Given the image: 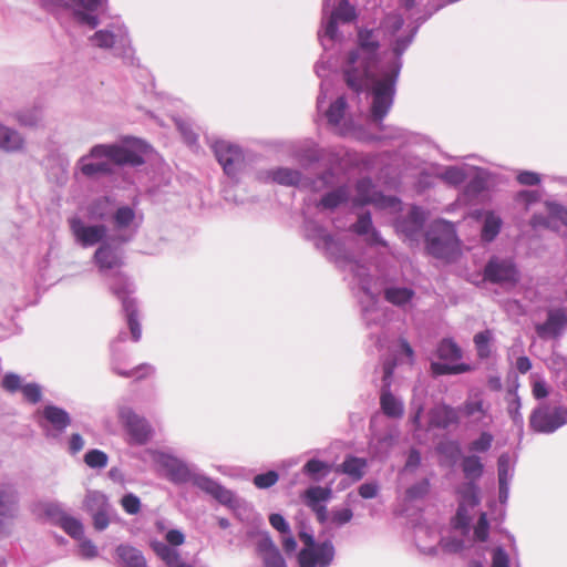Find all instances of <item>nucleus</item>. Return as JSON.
<instances>
[{
    "mask_svg": "<svg viewBox=\"0 0 567 567\" xmlns=\"http://www.w3.org/2000/svg\"><path fill=\"white\" fill-rule=\"evenodd\" d=\"M315 71H316L317 75L322 79L321 85H320V93L317 99V107H318V110H321V107L327 99V95L331 89V82L329 80L324 79L327 75L326 74L327 68L323 62L317 63L315 66Z\"/></svg>",
    "mask_w": 567,
    "mask_h": 567,
    "instance_id": "49530a36",
    "label": "nucleus"
},
{
    "mask_svg": "<svg viewBox=\"0 0 567 567\" xmlns=\"http://www.w3.org/2000/svg\"><path fill=\"white\" fill-rule=\"evenodd\" d=\"M427 492H429V482L426 480H424V481L411 486L406 491V497L409 499L421 498L424 495H426Z\"/></svg>",
    "mask_w": 567,
    "mask_h": 567,
    "instance_id": "e2e57ef3",
    "label": "nucleus"
},
{
    "mask_svg": "<svg viewBox=\"0 0 567 567\" xmlns=\"http://www.w3.org/2000/svg\"><path fill=\"white\" fill-rule=\"evenodd\" d=\"M111 240L103 241L94 254V260L99 270L104 276L109 271L116 270L123 266V251L118 247H113Z\"/></svg>",
    "mask_w": 567,
    "mask_h": 567,
    "instance_id": "a878e982",
    "label": "nucleus"
},
{
    "mask_svg": "<svg viewBox=\"0 0 567 567\" xmlns=\"http://www.w3.org/2000/svg\"><path fill=\"white\" fill-rule=\"evenodd\" d=\"M84 506L91 514L102 511H111V505L107 501V497L97 491L87 492Z\"/></svg>",
    "mask_w": 567,
    "mask_h": 567,
    "instance_id": "79ce46f5",
    "label": "nucleus"
},
{
    "mask_svg": "<svg viewBox=\"0 0 567 567\" xmlns=\"http://www.w3.org/2000/svg\"><path fill=\"white\" fill-rule=\"evenodd\" d=\"M113 369L118 375H122V377L136 375L137 379L150 375L154 372V368L150 364H142L132 371H123V370L117 369L116 367H114Z\"/></svg>",
    "mask_w": 567,
    "mask_h": 567,
    "instance_id": "052dcab7",
    "label": "nucleus"
},
{
    "mask_svg": "<svg viewBox=\"0 0 567 567\" xmlns=\"http://www.w3.org/2000/svg\"><path fill=\"white\" fill-rule=\"evenodd\" d=\"M305 235L313 241L315 246L333 260L338 267L352 275L355 284L362 292L360 303L362 317L368 327L382 326L385 322L386 310L379 305L378 296L382 290V281L370 275L365 265L350 258L346 244L330 236L323 227L313 220H306Z\"/></svg>",
    "mask_w": 567,
    "mask_h": 567,
    "instance_id": "f03ea898",
    "label": "nucleus"
},
{
    "mask_svg": "<svg viewBox=\"0 0 567 567\" xmlns=\"http://www.w3.org/2000/svg\"><path fill=\"white\" fill-rule=\"evenodd\" d=\"M350 189L348 186H340L327 193L319 202L318 206L326 209H334L349 199Z\"/></svg>",
    "mask_w": 567,
    "mask_h": 567,
    "instance_id": "ea45409f",
    "label": "nucleus"
},
{
    "mask_svg": "<svg viewBox=\"0 0 567 567\" xmlns=\"http://www.w3.org/2000/svg\"><path fill=\"white\" fill-rule=\"evenodd\" d=\"M497 467L498 484H509L514 473V464L508 453H503L499 455Z\"/></svg>",
    "mask_w": 567,
    "mask_h": 567,
    "instance_id": "a18cd8bd",
    "label": "nucleus"
},
{
    "mask_svg": "<svg viewBox=\"0 0 567 567\" xmlns=\"http://www.w3.org/2000/svg\"><path fill=\"white\" fill-rule=\"evenodd\" d=\"M353 517V513L350 508L333 509L330 514V520L337 526H342L349 523Z\"/></svg>",
    "mask_w": 567,
    "mask_h": 567,
    "instance_id": "bf43d9fd",
    "label": "nucleus"
},
{
    "mask_svg": "<svg viewBox=\"0 0 567 567\" xmlns=\"http://www.w3.org/2000/svg\"><path fill=\"white\" fill-rule=\"evenodd\" d=\"M347 102L343 96L338 97L327 110L326 116L332 130L342 136H352L358 140H368L359 127L346 120Z\"/></svg>",
    "mask_w": 567,
    "mask_h": 567,
    "instance_id": "dca6fc26",
    "label": "nucleus"
},
{
    "mask_svg": "<svg viewBox=\"0 0 567 567\" xmlns=\"http://www.w3.org/2000/svg\"><path fill=\"white\" fill-rule=\"evenodd\" d=\"M493 441V434L487 431H483L477 439L470 443L468 450L475 453H485L492 447Z\"/></svg>",
    "mask_w": 567,
    "mask_h": 567,
    "instance_id": "09e8293b",
    "label": "nucleus"
},
{
    "mask_svg": "<svg viewBox=\"0 0 567 567\" xmlns=\"http://www.w3.org/2000/svg\"><path fill=\"white\" fill-rule=\"evenodd\" d=\"M340 467L342 473L351 476L354 481H359L364 474L367 461L364 458L349 456L343 461Z\"/></svg>",
    "mask_w": 567,
    "mask_h": 567,
    "instance_id": "37998d69",
    "label": "nucleus"
},
{
    "mask_svg": "<svg viewBox=\"0 0 567 567\" xmlns=\"http://www.w3.org/2000/svg\"><path fill=\"white\" fill-rule=\"evenodd\" d=\"M462 470L465 477L471 482L462 485L458 489L460 504L456 515L453 518V526L456 529H462L464 533H467L472 519V512L480 503L478 488L473 481L482 476L484 466L477 455H467L462 460Z\"/></svg>",
    "mask_w": 567,
    "mask_h": 567,
    "instance_id": "20e7f679",
    "label": "nucleus"
},
{
    "mask_svg": "<svg viewBox=\"0 0 567 567\" xmlns=\"http://www.w3.org/2000/svg\"><path fill=\"white\" fill-rule=\"evenodd\" d=\"M89 42L103 50H114L116 54L126 56L132 52L131 39L127 28L123 22L116 20L103 29L95 31Z\"/></svg>",
    "mask_w": 567,
    "mask_h": 567,
    "instance_id": "6e6552de",
    "label": "nucleus"
},
{
    "mask_svg": "<svg viewBox=\"0 0 567 567\" xmlns=\"http://www.w3.org/2000/svg\"><path fill=\"white\" fill-rule=\"evenodd\" d=\"M547 210L550 218L559 220L567 227V208L558 203H548Z\"/></svg>",
    "mask_w": 567,
    "mask_h": 567,
    "instance_id": "13d9d810",
    "label": "nucleus"
},
{
    "mask_svg": "<svg viewBox=\"0 0 567 567\" xmlns=\"http://www.w3.org/2000/svg\"><path fill=\"white\" fill-rule=\"evenodd\" d=\"M59 524L68 535L75 539H82L84 536L83 525L75 517L61 513L59 516Z\"/></svg>",
    "mask_w": 567,
    "mask_h": 567,
    "instance_id": "c03bdc74",
    "label": "nucleus"
},
{
    "mask_svg": "<svg viewBox=\"0 0 567 567\" xmlns=\"http://www.w3.org/2000/svg\"><path fill=\"white\" fill-rule=\"evenodd\" d=\"M492 567H509V557L502 547L493 550Z\"/></svg>",
    "mask_w": 567,
    "mask_h": 567,
    "instance_id": "338daca9",
    "label": "nucleus"
},
{
    "mask_svg": "<svg viewBox=\"0 0 567 567\" xmlns=\"http://www.w3.org/2000/svg\"><path fill=\"white\" fill-rule=\"evenodd\" d=\"M492 340V332L489 330H485L478 332L474 337V343L477 350V354L482 359H486L491 354L489 342Z\"/></svg>",
    "mask_w": 567,
    "mask_h": 567,
    "instance_id": "de8ad7c7",
    "label": "nucleus"
},
{
    "mask_svg": "<svg viewBox=\"0 0 567 567\" xmlns=\"http://www.w3.org/2000/svg\"><path fill=\"white\" fill-rule=\"evenodd\" d=\"M269 523L272 526V528L278 530L281 535L289 534V532H290L289 523L280 514H277V513L271 514L269 516Z\"/></svg>",
    "mask_w": 567,
    "mask_h": 567,
    "instance_id": "680f3d73",
    "label": "nucleus"
},
{
    "mask_svg": "<svg viewBox=\"0 0 567 567\" xmlns=\"http://www.w3.org/2000/svg\"><path fill=\"white\" fill-rule=\"evenodd\" d=\"M503 220L493 210H486L483 213V226L481 236L484 241H493L501 231Z\"/></svg>",
    "mask_w": 567,
    "mask_h": 567,
    "instance_id": "f704fd0d",
    "label": "nucleus"
},
{
    "mask_svg": "<svg viewBox=\"0 0 567 567\" xmlns=\"http://www.w3.org/2000/svg\"><path fill=\"white\" fill-rule=\"evenodd\" d=\"M145 460H151L166 471L167 477L176 484L186 483L190 480L188 465L176 456L156 450L145 451Z\"/></svg>",
    "mask_w": 567,
    "mask_h": 567,
    "instance_id": "4468645a",
    "label": "nucleus"
},
{
    "mask_svg": "<svg viewBox=\"0 0 567 567\" xmlns=\"http://www.w3.org/2000/svg\"><path fill=\"white\" fill-rule=\"evenodd\" d=\"M111 511L93 513V525L96 530H104L110 524Z\"/></svg>",
    "mask_w": 567,
    "mask_h": 567,
    "instance_id": "774afa93",
    "label": "nucleus"
},
{
    "mask_svg": "<svg viewBox=\"0 0 567 567\" xmlns=\"http://www.w3.org/2000/svg\"><path fill=\"white\" fill-rule=\"evenodd\" d=\"M109 457L101 450H90L85 456L84 462L91 468H104L107 465Z\"/></svg>",
    "mask_w": 567,
    "mask_h": 567,
    "instance_id": "8fccbe9b",
    "label": "nucleus"
},
{
    "mask_svg": "<svg viewBox=\"0 0 567 567\" xmlns=\"http://www.w3.org/2000/svg\"><path fill=\"white\" fill-rule=\"evenodd\" d=\"M24 146V140L21 134L0 123V150L12 153L19 152Z\"/></svg>",
    "mask_w": 567,
    "mask_h": 567,
    "instance_id": "2f4dec72",
    "label": "nucleus"
},
{
    "mask_svg": "<svg viewBox=\"0 0 567 567\" xmlns=\"http://www.w3.org/2000/svg\"><path fill=\"white\" fill-rule=\"evenodd\" d=\"M24 399L30 403H38L42 398V389L38 383H28L21 388Z\"/></svg>",
    "mask_w": 567,
    "mask_h": 567,
    "instance_id": "5fc2aeb1",
    "label": "nucleus"
},
{
    "mask_svg": "<svg viewBox=\"0 0 567 567\" xmlns=\"http://www.w3.org/2000/svg\"><path fill=\"white\" fill-rule=\"evenodd\" d=\"M80 542V555L83 558H94L97 556V548L96 546L90 540L82 537V539H78Z\"/></svg>",
    "mask_w": 567,
    "mask_h": 567,
    "instance_id": "0e129e2a",
    "label": "nucleus"
},
{
    "mask_svg": "<svg viewBox=\"0 0 567 567\" xmlns=\"http://www.w3.org/2000/svg\"><path fill=\"white\" fill-rule=\"evenodd\" d=\"M425 221V213L422 208L413 206L405 219L398 221L396 228L399 231L405 234L408 237L413 238L423 227Z\"/></svg>",
    "mask_w": 567,
    "mask_h": 567,
    "instance_id": "c756f323",
    "label": "nucleus"
},
{
    "mask_svg": "<svg viewBox=\"0 0 567 567\" xmlns=\"http://www.w3.org/2000/svg\"><path fill=\"white\" fill-rule=\"evenodd\" d=\"M213 150L225 174L231 178H237L245 167L241 148L230 142L219 140L213 144Z\"/></svg>",
    "mask_w": 567,
    "mask_h": 567,
    "instance_id": "2eb2a0df",
    "label": "nucleus"
},
{
    "mask_svg": "<svg viewBox=\"0 0 567 567\" xmlns=\"http://www.w3.org/2000/svg\"><path fill=\"white\" fill-rule=\"evenodd\" d=\"M2 386L9 392H16L17 390H21L23 385L21 384L20 375L8 373L2 380Z\"/></svg>",
    "mask_w": 567,
    "mask_h": 567,
    "instance_id": "69168bd1",
    "label": "nucleus"
},
{
    "mask_svg": "<svg viewBox=\"0 0 567 567\" xmlns=\"http://www.w3.org/2000/svg\"><path fill=\"white\" fill-rule=\"evenodd\" d=\"M278 474L275 471H269L264 474H258L254 478V484L258 488H268L275 485L278 482Z\"/></svg>",
    "mask_w": 567,
    "mask_h": 567,
    "instance_id": "4d7b16f0",
    "label": "nucleus"
},
{
    "mask_svg": "<svg viewBox=\"0 0 567 567\" xmlns=\"http://www.w3.org/2000/svg\"><path fill=\"white\" fill-rule=\"evenodd\" d=\"M473 166L464 164L461 166H447L439 173V177L451 186H458L472 176Z\"/></svg>",
    "mask_w": 567,
    "mask_h": 567,
    "instance_id": "72a5a7b5",
    "label": "nucleus"
},
{
    "mask_svg": "<svg viewBox=\"0 0 567 567\" xmlns=\"http://www.w3.org/2000/svg\"><path fill=\"white\" fill-rule=\"evenodd\" d=\"M121 505L123 509L130 515H135L141 509L140 498L132 493H128L122 497Z\"/></svg>",
    "mask_w": 567,
    "mask_h": 567,
    "instance_id": "6e6d98bb",
    "label": "nucleus"
},
{
    "mask_svg": "<svg viewBox=\"0 0 567 567\" xmlns=\"http://www.w3.org/2000/svg\"><path fill=\"white\" fill-rule=\"evenodd\" d=\"M384 299L396 307H405L410 305L415 296L411 287L391 285L383 289Z\"/></svg>",
    "mask_w": 567,
    "mask_h": 567,
    "instance_id": "7c9ffc66",
    "label": "nucleus"
},
{
    "mask_svg": "<svg viewBox=\"0 0 567 567\" xmlns=\"http://www.w3.org/2000/svg\"><path fill=\"white\" fill-rule=\"evenodd\" d=\"M530 427L538 433H554L567 424L566 406H549L542 404L536 408L529 419Z\"/></svg>",
    "mask_w": 567,
    "mask_h": 567,
    "instance_id": "f8f14e48",
    "label": "nucleus"
},
{
    "mask_svg": "<svg viewBox=\"0 0 567 567\" xmlns=\"http://www.w3.org/2000/svg\"><path fill=\"white\" fill-rule=\"evenodd\" d=\"M426 249L436 258L453 259L460 249L454 225L446 220H437L426 234Z\"/></svg>",
    "mask_w": 567,
    "mask_h": 567,
    "instance_id": "0eeeda50",
    "label": "nucleus"
},
{
    "mask_svg": "<svg viewBox=\"0 0 567 567\" xmlns=\"http://www.w3.org/2000/svg\"><path fill=\"white\" fill-rule=\"evenodd\" d=\"M329 465L322 461L312 458L303 466V472L312 477L319 474L326 475L329 472Z\"/></svg>",
    "mask_w": 567,
    "mask_h": 567,
    "instance_id": "3c124183",
    "label": "nucleus"
},
{
    "mask_svg": "<svg viewBox=\"0 0 567 567\" xmlns=\"http://www.w3.org/2000/svg\"><path fill=\"white\" fill-rule=\"evenodd\" d=\"M110 289L113 295H115L121 300L123 311L126 315L132 339L137 342L141 339L142 329L137 320L135 300L130 297V295L134 291L132 282L122 272L117 271L113 281L110 284Z\"/></svg>",
    "mask_w": 567,
    "mask_h": 567,
    "instance_id": "9d476101",
    "label": "nucleus"
},
{
    "mask_svg": "<svg viewBox=\"0 0 567 567\" xmlns=\"http://www.w3.org/2000/svg\"><path fill=\"white\" fill-rule=\"evenodd\" d=\"M355 17L354 7L347 0L323 1V32H319V39L324 50L329 48V42L338 39V24L352 22Z\"/></svg>",
    "mask_w": 567,
    "mask_h": 567,
    "instance_id": "423d86ee",
    "label": "nucleus"
},
{
    "mask_svg": "<svg viewBox=\"0 0 567 567\" xmlns=\"http://www.w3.org/2000/svg\"><path fill=\"white\" fill-rule=\"evenodd\" d=\"M153 549L156 555L166 564L167 567H190V564H187L181 559L179 554L176 549L169 547L165 543H155L153 544Z\"/></svg>",
    "mask_w": 567,
    "mask_h": 567,
    "instance_id": "4c0bfd02",
    "label": "nucleus"
},
{
    "mask_svg": "<svg viewBox=\"0 0 567 567\" xmlns=\"http://www.w3.org/2000/svg\"><path fill=\"white\" fill-rule=\"evenodd\" d=\"M111 223L113 233L110 236V240L123 245L135 237L142 224V216L137 215L133 207L122 205L114 209Z\"/></svg>",
    "mask_w": 567,
    "mask_h": 567,
    "instance_id": "9b49d317",
    "label": "nucleus"
},
{
    "mask_svg": "<svg viewBox=\"0 0 567 567\" xmlns=\"http://www.w3.org/2000/svg\"><path fill=\"white\" fill-rule=\"evenodd\" d=\"M334 546L330 540L303 547L298 555L300 567H328L334 558Z\"/></svg>",
    "mask_w": 567,
    "mask_h": 567,
    "instance_id": "6ab92c4d",
    "label": "nucleus"
},
{
    "mask_svg": "<svg viewBox=\"0 0 567 567\" xmlns=\"http://www.w3.org/2000/svg\"><path fill=\"white\" fill-rule=\"evenodd\" d=\"M120 420L126 427L132 442L144 444L150 440L152 435L151 426L145 419L140 417L132 409L122 408L120 410Z\"/></svg>",
    "mask_w": 567,
    "mask_h": 567,
    "instance_id": "393cba45",
    "label": "nucleus"
},
{
    "mask_svg": "<svg viewBox=\"0 0 567 567\" xmlns=\"http://www.w3.org/2000/svg\"><path fill=\"white\" fill-rule=\"evenodd\" d=\"M458 411L461 417L474 426L489 427L494 422L492 404L482 390H470Z\"/></svg>",
    "mask_w": 567,
    "mask_h": 567,
    "instance_id": "1a4fd4ad",
    "label": "nucleus"
},
{
    "mask_svg": "<svg viewBox=\"0 0 567 567\" xmlns=\"http://www.w3.org/2000/svg\"><path fill=\"white\" fill-rule=\"evenodd\" d=\"M109 0H44L50 11L66 9L81 25L95 29L100 24L99 14L105 10Z\"/></svg>",
    "mask_w": 567,
    "mask_h": 567,
    "instance_id": "39448f33",
    "label": "nucleus"
},
{
    "mask_svg": "<svg viewBox=\"0 0 567 567\" xmlns=\"http://www.w3.org/2000/svg\"><path fill=\"white\" fill-rule=\"evenodd\" d=\"M394 368V361H389L383 364V385L380 404L385 415L390 417H401L403 415V403L390 392V383Z\"/></svg>",
    "mask_w": 567,
    "mask_h": 567,
    "instance_id": "4be33fe9",
    "label": "nucleus"
},
{
    "mask_svg": "<svg viewBox=\"0 0 567 567\" xmlns=\"http://www.w3.org/2000/svg\"><path fill=\"white\" fill-rule=\"evenodd\" d=\"M41 416L40 426L44 430L48 437L60 436L71 424L70 414L56 405H45L41 411Z\"/></svg>",
    "mask_w": 567,
    "mask_h": 567,
    "instance_id": "aec40b11",
    "label": "nucleus"
},
{
    "mask_svg": "<svg viewBox=\"0 0 567 567\" xmlns=\"http://www.w3.org/2000/svg\"><path fill=\"white\" fill-rule=\"evenodd\" d=\"M489 176L486 169L473 166V174L468 177L471 179L465 186L464 195L470 198L478 196L487 187Z\"/></svg>",
    "mask_w": 567,
    "mask_h": 567,
    "instance_id": "473e14b6",
    "label": "nucleus"
},
{
    "mask_svg": "<svg viewBox=\"0 0 567 567\" xmlns=\"http://www.w3.org/2000/svg\"><path fill=\"white\" fill-rule=\"evenodd\" d=\"M352 228L359 235H369V243L385 245V243L380 238L379 233L372 228V220L369 213L362 214Z\"/></svg>",
    "mask_w": 567,
    "mask_h": 567,
    "instance_id": "58836bf2",
    "label": "nucleus"
},
{
    "mask_svg": "<svg viewBox=\"0 0 567 567\" xmlns=\"http://www.w3.org/2000/svg\"><path fill=\"white\" fill-rule=\"evenodd\" d=\"M460 417L458 406L453 408L446 404H441L430 411V426L446 429L452 424H457L460 422Z\"/></svg>",
    "mask_w": 567,
    "mask_h": 567,
    "instance_id": "c85d7f7f",
    "label": "nucleus"
},
{
    "mask_svg": "<svg viewBox=\"0 0 567 567\" xmlns=\"http://www.w3.org/2000/svg\"><path fill=\"white\" fill-rule=\"evenodd\" d=\"M256 551L261 558L264 567H287L282 555L268 532H260L258 534Z\"/></svg>",
    "mask_w": 567,
    "mask_h": 567,
    "instance_id": "bb28decb",
    "label": "nucleus"
},
{
    "mask_svg": "<svg viewBox=\"0 0 567 567\" xmlns=\"http://www.w3.org/2000/svg\"><path fill=\"white\" fill-rule=\"evenodd\" d=\"M489 524L485 513H481L480 518L474 526V539L486 542L488 538Z\"/></svg>",
    "mask_w": 567,
    "mask_h": 567,
    "instance_id": "603ef678",
    "label": "nucleus"
},
{
    "mask_svg": "<svg viewBox=\"0 0 567 567\" xmlns=\"http://www.w3.org/2000/svg\"><path fill=\"white\" fill-rule=\"evenodd\" d=\"M188 482H192L194 486L212 495L220 503L227 504L230 503L233 499V493L230 491L226 489L216 481L212 480L206 475L192 473L190 480Z\"/></svg>",
    "mask_w": 567,
    "mask_h": 567,
    "instance_id": "cd10ccee",
    "label": "nucleus"
},
{
    "mask_svg": "<svg viewBox=\"0 0 567 567\" xmlns=\"http://www.w3.org/2000/svg\"><path fill=\"white\" fill-rule=\"evenodd\" d=\"M437 355L446 362H433L432 372L436 375L460 374L470 370L465 363H455L462 357L458 346L450 339L443 340L437 348Z\"/></svg>",
    "mask_w": 567,
    "mask_h": 567,
    "instance_id": "ddd939ff",
    "label": "nucleus"
},
{
    "mask_svg": "<svg viewBox=\"0 0 567 567\" xmlns=\"http://www.w3.org/2000/svg\"><path fill=\"white\" fill-rule=\"evenodd\" d=\"M355 203L358 205L374 204L382 208L396 209L400 200L395 197H386L375 192L372 182L369 178H362L357 183Z\"/></svg>",
    "mask_w": 567,
    "mask_h": 567,
    "instance_id": "b1692460",
    "label": "nucleus"
},
{
    "mask_svg": "<svg viewBox=\"0 0 567 567\" xmlns=\"http://www.w3.org/2000/svg\"><path fill=\"white\" fill-rule=\"evenodd\" d=\"M269 177L277 184L285 186H300L303 185V179L299 171L279 167L269 172Z\"/></svg>",
    "mask_w": 567,
    "mask_h": 567,
    "instance_id": "e433bc0d",
    "label": "nucleus"
},
{
    "mask_svg": "<svg viewBox=\"0 0 567 567\" xmlns=\"http://www.w3.org/2000/svg\"><path fill=\"white\" fill-rule=\"evenodd\" d=\"M18 494L14 487L0 483V533H7L18 516Z\"/></svg>",
    "mask_w": 567,
    "mask_h": 567,
    "instance_id": "5701e85b",
    "label": "nucleus"
},
{
    "mask_svg": "<svg viewBox=\"0 0 567 567\" xmlns=\"http://www.w3.org/2000/svg\"><path fill=\"white\" fill-rule=\"evenodd\" d=\"M70 227L75 241L83 247L94 246L107 237L105 225H86L78 217L70 219Z\"/></svg>",
    "mask_w": 567,
    "mask_h": 567,
    "instance_id": "412c9836",
    "label": "nucleus"
},
{
    "mask_svg": "<svg viewBox=\"0 0 567 567\" xmlns=\"http://www.w3.org/2000/svg\"><path fill=\"white\" fill-rule=\"evenodd\" d=\"M332 491L330 487L311 486L305 494L303 499L308 507H315L324 504L331 498Z\"/></svg>",
    "mask_w": 567,
    "mask_h": 567,
    "instance_id": "a19ab883",
    "label": "nucleus"
},
{
    "mask_svg": "<svg viewBox=\"0 0 567 567\" xmlns=\"http://www.w3.org/2000/svg\"><path fill=\"white\" fill-rule=\"evenodd\" d=\"M114 209V203L110 197H100L89 205L87 216L92 220H105L112 217Z\"/></svg>",
    "mask_w": 567,
    "mask_h": 567,
    "instance_id": "c9c22d12",
    "label": "nucleus"
},
{
    "mask_svg": "<svg viewBox=\"0 0 567 567\" xmlns=\"http://www.w3.org/2000/svg\"><path fill=\"white\" fill-rule=\"evenodd\" d=\"M422 1H404L408 20H413L406 24L401 13L390 12L379 28L360 30L358 47L349 52L343 64L348 86L355 92L369 90L370 117L379 127H382L381 123L393 105L402 54L412 43L421 23L443 6L435 7L423 17H414L413 9Z\"/></svg>",
    "mask_w": 567,
    "mask_h": 567,
    "instance_id": "f257e3e1",
    "label": "nucleus"
},
{
    "mask_svg": "<svg viewBox=\"0 0 567 567\" xmlns=\"http://www.w3.org/2000/svg\"><path fill=\"white\" fill-rule=\"evenodd\" d=\"M18 122L24 126H35L41 122V112L37 109L22 111L17 116Z\"/></svg>",
    "mask_w": 567,
    "mask_h": 567,
    "instance_id": "864d4df0",
    "label": "nucleus"
},
{
    "mask_svg": "<svg viewBox=\"0 0 567 567\" xmlns=\"http://www.w3.org/2000/svg\"><path fill=\"white\" fill-rule=\"evenodd\" d=\"M484 279L493 284L515 285L519 280V272L511 259L493 257L484 268Z\"/></svg>",
    "mask_w": 567,
    "mask_h": 567,
    "instance_id": "f3484780",
    "label": "nucleus"
},
{
    "mask_svg": "<svg viewBox=\"0 0 567 567\" xmlns=\"http://www.w3.org/2000/svg\"><path fill=\"white\" fill-rule=\"evenodd\" d=\"M144 146L140 141L125 144H97L78 161L76 168L85 177L95 178L112 174L114 165L140 166L144 163L142 156Z\"/></svg>",
    "mask_w": 567,
    "mask_h": 567,
    "instance_id": "7ed1b4c3",
    "label": "nucleus"
},
{
    "mask_svg": "<svg viewBox=\"0 0 567 567\" xmlns=\"http://www.w3.org/2000/svg\"><path fill=\"white\" fill-rule=\"evenodd\" d=\"M567 329V311L560 306H550L546 310V320L535 324V331L540 339H557Z\"/></svg>",
    "mask_w": 567,
    "mask_h": 567,
    "instance_id": "a211bd4d",
    "label": "nucleus"
}]
</instances>
